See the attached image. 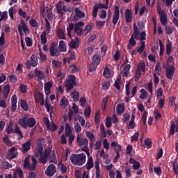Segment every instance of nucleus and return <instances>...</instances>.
<instances>
[{"label":"nucleus","mask_w":178,"mask_h":178,"mask_svg":"<svg viewBox=\"0 0 178 178\" xmlns=\"http://www.w3.org/2000/svg\"><path fill=\"white\" fill-rule=\"evenodd\" d=\"M37 121L35 120V118H30L27 115H24L23 118L19 120V124L22 127H24V129H27V127H34Z\"/></svg>","instance_id":"1"},{"label":"nucleus","mask_w":178,"mask_h":178,"mask_svg":"<svg viewBox=\"0 0 178 178\" xmlns=\"http://www.w3.org/2000/svg\"><path fill=\"white\" fill-rule=\"evenodd\" d=\"M51 155V151L49 149H41V150H36L35 152V156L38 158L39 162L40 163H43L45 165L47 162H48V158Z\"/></svg>","instance_id":"2"},{"label":"nucleus","mask_w":178,"mask_h":178,"mask_svg":"<svg viewBox=\"0 0 178 178\" xmlns=\"http://www.w3.org/2000/svg\"><path fill=\"white\" fill-rule=\"evenodd\" d=\"M86 156L84 154H74L70 156L72 165L81 166L86 163Z\"/></svg>","instance_id":"3"},{"label":"nucleus","mask_w":178,"mask_h":178,"mask_svg":"<svg viewBox=\"0 0 178 178\" xmlns=\"http://www.w3.org/2000/svg\"><path fill=\"white\" fill-rule=\"evenodd\" d=\"M133 35L135 37V40L138 41L140 40L141 42L145 41L147 40V33L145 31H142L140 33V31L138 30V27H137V24H134V32Z\"/></svg>","instance_id":"4"},{"label":"nucleus","mask_w":178,"mask_h":178,"mask_svg":"<svg viewBox=\"0 0 178 178\" xmlns=\"http://www.w3.org/2000/svg\"><path fill=\"white\" fill-rule=\"evenodd\" d=\"M9 92H10V86L6 85L3 88V99L0 100V106L5 109L6 108V100L8 97H9Z\"/></svg>","instance_id":"5"},{"label":"nucleus","mask_w":178,"mask_h":178,"mask_svg":"<svg viewBox=\"0 0 178 178\" xmlns=\"http://www.w3.org/2000/svg\"><path fill=\"white\" fill-rule=\"evenodd\" d=\"M99 63H101V57L98 54L94 55L92 59V63L89 67V72H90V73L95 72V69L98 67Z\"/></svg>","instance_id":"6"},{"label":"nucleus","mask_w":178,"mask_h":178,"mask_svg":"<svg viewBox=\"0 0 178 178\" xmlns=\"http://www.w3.org/2000/svg\"><path fill=\"white\" fill-rule=\"evenodd\" d=\"M74 86H76V77L73 75H70L68 79L65 81V86L67 88V92H69Z\"/></svg>","instance_id":"7"},{"label":"nucleus","mask_w":178,"mask_h":178,"mask_svg":"<svg viewBox=\"0 0 178 178\" xmlns=\"http://www.w3.org/2000/svg\"><path fill=\"white\" fill-rule=\"evenodd\" d=\"M119 19H120V11L119 10V6H115L114 13L112 17V23L113 26H116V24H118V22H119Z\"/></svg>","instance_id":"8"},{"label":"nucleus","mask_w":178,"mask_h":178,"mask_svg":"<svg viewBox=\"0 0 178 178\" xmlns=\"http://www.w3.org/2000/svg\"><path fill=\"white\" fill-rule=\"evenodd\" d=\"M18 31L20 35L23 34V33H24V34H29L30 32V30L26 25V22L24 19H21L20 23L18 25Z\"/></svg>","instance_id":"9"},{"label":"nucleus","mask_w":178,"mask_h":178,"mask_svg":"<svg viewBox=\"0 0 178 178\" xmlns=\"http://www.w3.org/2000/svg\"><path fill=\"white\" fill-rule=\"evenodd\" d=\"M49 52L51 56H59V55H60V51H59L58 49V44L55 43V42L51 44Z\"/></svg>","instance_id":"10"},{"label":"nucleus","mask_w":178,"mask_h":178,"mask_svg":"<svg viewBox=\"0 0 178 178\" xmlns=\"http://www.w3.org/2000/svg\"><path fill=\"white\" fill-rule=\"evenodd\" d=\"M38 64V59L37 58V56L32 55L30 58V61H26V66L27 69H30V67H35Z\"/></svg>","instance_id":"11"},{"label":"nucleus","mask_w":178,"mask_h":178,"mask_svg":"<svg viewBox=\"0 0 178 178\" xmlns=\"http://www.w3.org/2000/svg\"><path fill=\"white\" fill-rule=\"evenodd\" d=\"M56 8L58 15L61 16H63L66 12H69V8L66 6H62V1L58 2Z\"/></svg>","instance_id":"12"},{"label":"nucleus","mask_w":178,"mask_h":178,"mask_svg":"<svg viewBox=\"0 0 178 178\" xmlns=\"http://www.w3.org/2000/svg\"><path fill=\"white\" fill-rule=\"evenodd\" d=\"M126 95L127 97H130V98H133L136 95V93L137 92V86H134L131 90V93H130V83H127L126 86Z\"/></svg>","instance_id":"13"},{"label":"nucleus","mask_w":178,"mask_h":178,"mask_svg":"<svg viewBox=\"0 0 178 178\" xmlns=\"http://www.w3.org/2000/svg\"><path fill=\"white\" fill-rule=\"evenodd\" d=\"M55 173H56V167L55 166V165H49L47 170H45L46 176H48L49 177H52V176H54Z\"/></svg>","instance_id":"14"},{"label":"nucleus","mask_w":178,"mask_h":178,"mask_svg":"<svg viewBox=\"0 0 178 178\" xmlns=\"http://www.w3.org/2000/svg\"><path fill=\"white\" fill-rule=\"evenodd\" d=\"M16 149H17L16 147H13L9 149L6 156L7 159H13L17 156V152H16Z\"/></svg>","instance_id":"15"},{"label":"nucleus","mask_w":178,"mask_h":178,"mask_svg":"<svg viewBox=\"0 0 178 178\" xmlns=\"http://www.w3.org/2000/svg\"><path fill=\"white\" fill-rule=\"evenodd\" d=\"M175 74V67L169 66L165 72V76L167 79L172 80L173 79V74Z\"/></svg>","instance_id":"16"},{"label":"nucleus","mask_w":178,"mask_h":178,"mask_svg":"<svg viewBox=\"0 0 178 178\" xmlns=\"http://www.w3.org/2000/svg\"><path fill=\"white\" fill-rule=\"evenodd\" d=\"M90 148H93L95 151L101 149V147H102V140H97L95 144L94 142L90 143Z\"/></svg>","instance_id":"17"},{"label":"nucleus","mask_w":178,"mask_h":178,"mask_svg":"<svg viewBox=\"0 0 178 178\" xmlns=\"http://www.w3.org/2000/svg\"><path fill=\"white\" fill-rule=\"evenodd\" d=\"M31 147V140H27L26 143L22 144V152H24V154H26V152H29V151H30Z\"/></svg>","instance_id":"18"},{"label":"nucleus","mask_w":178,"mask_h":178,"mask_svg":"<svg viewBox=\"0 0 178 178\" xmlns=\"http://www.w3.org/2000/svg\"><path fill=\"white\" fill-rule=\"evenodd\" d=\"M44 144H45V139L44 138H39L37 142L36 151H41V149H44Z\"/></svg>","instance_id":"19"},{"label":"nucleus","mask_w":178,"mask_h":178,"mask_svg":"<svg viewBox=\"0 0 178 178\" xmlns=\"http://www.w3.org/2000/svg\"><path fill=\"white\" fill-rule=\"evenodd\" d=\"M75 15L74 16V20H80V19H83L84 17V13L83 12L79 10V8H74Z\"/></svg>","instance_id":"20"},{"label":"nucleus","mask_w":178,"mask_h":178,"mask_svg":"<svg viewBox=\"0 0 178 178\" xmlns=\"http://www.w3.org/2000/svg\"><path fill=\"white\" fill-rule=\"evenodd\" d=\"M129 163H131V165H133L132 168H133L134 170H138V169H140V168H141V165L140 164V162L136 161L133 158H131L129 159Z\"/></svg>","instance_id":"21"},{"label":"nucleus","mask_w":178,"mask_h":178,"mask_svg":"<svg viewBox=\"0 0 178 178\" xmlns=\"http://www.w3.org/2000/svg\"><path fill=\"white\" fill-rule=\"evenodd\" d=\"M11 104H12V106H11V111L12 112H15L17 108V97L16 96V95H14L12 96L11 97Z\"/></svg>","instance_id":"22"},{"label":"nucleus","mask_w":178,"mask_h":178,"mask_svg":"<svg viewBox=\"0 0 178 178\" xmlns=\"http://www.w3.org/2000/svg\"><path fill=\"white\" fill-rule=\"evenodd\" d=\"M77 143L79 147L88 145V140L87 139V138H81L79 136H78L77 137Z\"/></svg>","instance_id":"23"},{"label":"nucleus","mask_w":178,"mask_h":178,"mask_svg":"<svg viewBox=\"0 0 178 178\" xmlns=\"http://www.w3.org/2000/svg\"><path fill=\"white\" fill-rule=\"evenodd\" d=\"M159 15L160 16V22L161 24H163V26H166L168 24V15L166 13L164 12Z\"/></svg>","instance_id":"24"},{"label":"nucleus","mask_w":178,"mask_h":178,"mask_svg":"<svg viewBox=\"0 0 178 178\" xmlns=\"http://www.w3.org/2000/svg\"><path fill=\"white\" fill-rule=\"evenodd\" d=\"M52 86H54V83L51 81H49L44 84V92L46 95H49V94H51V88H52Z\"/></svg>","instance_id":"25"},{"label":"nucleus","mask_w":178,"mask_h":178,"mask_svg":"<svg viewBox=\"0 0 178 178\" xmlns=\"http://www.w3.org/2000/svg\"><path fill=\"white\" fill-rule=\"evenodd\" d=\"M56 35L59 40H65L66 38V33H65V31L60 28L58 29Z\"/></svg>","instance_id":"26"},{"label":"nucleus","mask_w":178,"mask_h":178,"mask_svg":"<svg viewBox=\"0 0 178 178\" xmlns=\"http://www.w3.org/2000/svg\"><path fill=\"white\" fill-rule=\"evenodd\" d=\"M154 74H158V76H161V74H162V66H161V63L157 62L156 63Z\"/></svg>","instance_id":"27"},{"label":"nucleus","mask_w":178,"mask_h":178,"mask_svg":"<svg viewBox=\"0 0 178 178\" xmlns=\"http://www.w3.org/2000/svg\"><path fill=\"white\" fill-rule=\"evenodd\" d=\"M130 67H131L130 64L124 65L122 70V77H127L129 76V73H130Z\"/></svg>","instance_id":"28"},{"label":"nucleus","mask_w":178,"mask_h":178,"mask_svg":"<svg viewBox=\"0 0 178 178\" xmlns=\"http://www.w3.org/2000/svg\"><path fill=\"white\" fill-rule=\"evenodd\" d=\"M126 23H130L133 20V13L130 10H127L125 12Z\"/></svg>","instance_id":"29"},{"label":"nucleus","mask_w":178,"mask_h":178,"mask_svg":"<svg viewBox=\"0 0 178 178\" xmlns=\"http://www.w3.org/2000/svg\"><path fill=\"white\" fill-rule=\"evenodd\" d=\"M67 105H69V100H67L66 97H63L60 101V108L65 109V108H67Z\"/></svg>","instance_id":"30"},{"label":"nucleus","mask_w":178,"mask_h":178,"mask_svg":"<svg viewBox=\"0 0 178 178\" xmlns=\"http://www.w3.org/2000/svg\"><path fill=\"white\" fill-rule=\"evenodd\" d=\"M70 95L73 99V101H74L75 102H77V101H79V98H80V93L76 91V90H72V92H70Z\"/></svg>","instance_id":"31"},{"label":"nucleus","mask_w":178,"mask_h":178,"mask_svg":"<svg viewBox=\"0 0 178 178\" xmlns=\"http://www.w3.org/2000/svg\"><path fill=\"white\" fill-rule=\"evenodd\" d=\"M35 76L39 80H42L45 77V74H44V72L41 70H38V69H35Z\"/></svg>","instance_id":"32"},{"label":"nucleus","mask_w":178,"mask_h":178,"mask_svg":"<svg viewBox=\"0 0 178 178\" xmlns=\"http://www.w3.org/2000/svg\"><path fill=\"white\" fill-rule=\"evenodd\" d=\"M103 74L106 79H111V77L113 76V72L111 71L108 67H106V68H104Z\"/></svg>","instance_id":"33"},{"label":"nucleus","mask_w":178,"mask_h":178,"mask_svg":"<svg viewBox=\"0 0 178 178\" xmlns=\"http://www.w3.org/2000/svg\"><path fill=\"white\" fill-rule=\"evenodd\" d=\"M58 49L59 52H66V44H65V41L60 40Z\"/></svg>","instance_id":"34"},{"label":"nucleus","mask_w":178,"mask_h":178,"mask_svg":"<svg viewBox=\"0 0 178 178\" xmlns=\"http://www.w3.org/2000/svg\"><path fill=\"white\" fill-rule=\"evenodd\" d=\"M35 99L36 102H42L41 105H44V95H42V93H37L35 95Z\"/></svg>","instance_id":"35"},{"label":"nucleus","mask_w":178,"mask_h":178,"mask_svg":"<svg viewBox=\"0 0 178 178\" xmlns=\"http://www.w3.org/2000/svg\"><path fill=\"white\" fill-rule=\"evenodd\" d=\"M92 168H94V161H92V157L90 156L88 159V161H87L86 165V168L88 170H90L92 169Z\"/></svg>","instance_id":"36"},{"label":"nucleus","mask_w":178,"mask_h":178,"mask_svg":"<svg viewBox=\"0 0 178 178\" xmlns=\"http://www.w3.org/2000/svg\"><path fill=\"white\" fill-rule=\"evenodd\" d=\"M48 34L46 31H42L40 34V41L43 45H45L47 42V35Z\"/></svg>","instance_id":"37"},{"label":"nucleus","mask_w":178,"mask_h":178,"mask_svg":"<svg viewBox=\"0 0 178 178\" xmlns=\"http://www.w3.org/2000/svg\"><path fill=\"white\" fill-rule=\"evenodd\" d=\"M136 36H134V35L132 33L131 38L129 39V44L128 45V48L129 49H130V48H131V47H134V45L137 44V42L136 41Z\"/></svg>","instance_id":"38"},{"label":"nucleus","mask_w":178,"mask_h":178,"mask_svg":"<svg viewBox=\"0 0 178 178\" xmlns=\"http://www.w3.org/2000/svg\"><path fill=\"white\" fill-rule=\"evenodd\" d=\"M17 176L21 178L24 177L23 170L20 168H17L14 172V178H17Z\"/></svg>","instance_id":"39"},{"label":"nucleus","mask_w":178,"mask_h":178,"mask_svg":"<svg viewBox=\"0 0 178 178\" xmlns=\"http://www.w3.org/2000/svg\"><path fill=\"white\" fill-rule=\"evenodd\" d=\"M30 158L26 157L24 159V169H28V170H31V165H30Z\"/></svg>","instance_id":"40"},{"label":"nucleus","mask_w":178,"mask_h":178,"mask_svg":"<svg viewBox=\"0 0 178 178\" xmlns=\"http://www.w3.org/2000/svg\"><path fill=\"white\" fill-rule=\"evenodd\" d=\"M116 112L118 115H122L124 112V104H120L117 105Z\"/></svg>","instance_id":"41"},{"label":"nucleus","mask_w":178,"mask_h":178,"mask_svg":"<svg viewBox=\"0 0 178 178\" xmlns=\"http://www.w3.org/2000/svg\"><path fill=\"white\" fill-rule=\"evenodd\" d=\"M94 52V49L91 47H88L83 50V55L85 56H90Z\"/></svg>","instance_id":"42"},{"label":"nucleus","mask_w":178,"mask_h":178,"mask_svg":"<svg viewBox=\"0 0 178 178\" xmlns=\"http://www.w3.org/2000/svg\"><path fill=\"white\" fill-rule=\"evenodd\" d=\"M139 98L140 99H145L148 98V92H147V90H145V89L140 90V95L139 96Z\"/></svg>","instance_id":"43"},{"label":"nucleus","mask_w":178,"mask_h":178,"mask_svg":"<svg viewBox=\"0 0 178 178\" xmlns=\"http://www.w3.org/2000/svg\"><path fill=\"white\" fill-rule=\"evenodd\" d=\"M172 54V42L170 40H168V43L166 44V54L169 56Z\"/></svg>","instance_id":"44"},{"label":"nucleus","mask_w":178,"mask_h":178,"mask_svg":"<svg viewBox=\"0 0 178 178\" xmlns=\"http://www.w3.org/2000/svg\"><path fill=\"white\" fill-rule=\"evenodd\" d=\"M86 137H88V138H89L90 143H94V141H95V136H94V134H92L90 131H87L86 132Z\"/></svg>","instance_id":"45"},{"label":"nucleus","mask_w":178,"mask_h":178,"mask_svg":"<svg viewBox=\"0 0 178 178\" xmlns=\"http://www.w3.org/2000/svg\"><path fill=\"white\" fill-rule=\"evenodd\" d=\"M39 48V56H40V62H45L47 60V55L42 53V51L41 50V47H38Z\"/></svg>","instance_id":"46"},{"label":"nucleus","mask_w":178,"mask_h":178,"mask_svg":"<svg viewBox=\"0 0 178 178\" xmlns=\"http://www.w3.org/2000/svg\"><path fill=\"white\" fill-rule=\"evenodd\" d=\"M12 164H9L8 161H2L1 163V168L4 170H6L7 169H10L12 168Z\"/></svg>","instance_id":"47"},{"label":"nucleus","mask_w":178,"mask_h":178,"mask_svg":"<svg viewBox=\"0 0 178 178\" xmlns=\"http://www.w3.org/2000/svg\"><path fill=\"white\" fill-rule=\"evenodd\" d=\"M50 162L52 163H58V160L56 159V154H55V152L53 151L51 152L50 156H49Z\"/></svg>","instance_id":"48"},{"label":"nucleus","mask_w":178,"mask_h":178,"mask_svg":"<svg viewBox=\"0 0 178 178\" xmlns=\"http://www.w3.org/2000/svg\"><path fill=\"white\" fill-rule=\"evenodd\" d=\"M65 136H70L72 134V129H70V124L68 123L65 124Z\"/></svg>","instance_id":"49"},{"label":"nucleus","mask_w":178,"mask_h":178,"mask_svg":"<svg viewBox=\"0 0 178 178\" xmlns=\"http://www.w3.org/2000/svg\"><path fill=\"white\" fill-rule=\"evenodd\" d=\"M74 33H76L77 35H81V34H83V28L79 26V25H74Z\"/></svg>","instance_id":"50"},{"label":"nucleus","mask_w":178,"mask_h":178,"mask_svg":"<svg viewBox=\"0 0 178 178\" xmlns=\"http://www.w3.org/2000/svg\"><path fill=\"white\" fill-rule=\"evenodd\" d=\"M49 130L54 132L56 131L58 129V126L55 124V122H52L49 126L47 127Z\"/></svg>","instance_id":"51"},{"label":"nucleus","mask_w":178,"mask_h":178,"mask_svg":"<svg viewBox=\"0 0 178 178\" xmlns=\"http://www.w3.org/2000/svg\"><path fill=\"white\" fill-rule=\"evenodd\" d=\"M69 47L70 48H72V49H76V48H79V43L77 41L72 40L69 44Z\"/></svg>","instance_id":"52"},{"label":"nucleus","mask_w":178,"mask_h":178,"mask_svg":"<svg viewBox=\"0 0 178 178\" xmlns=\"http://www.w3.org/2000/svg\"><path fill=\"white\" fill-rule=\"evenodd\" d=\"M138 137H140V132L137 131L131 137V143L138 141Z\"/></svg>","instance_id":"53"},{"label":"nucleus","mask_w":178,"mask_h":178,"mask_svg":"<svg viewBox=\"0 0 178 178\" xmlns=\"http://www.w3.org/2000/svg\"><path fill=\"white\" fill-rule=\"evenodd\" d=\"M20 105L24 111H29V106L27 105V102L26 100L21 99Z\"/></svg>","instance_id":"54"},{"label":"nucleus","mask_w":178,"mask_h":178,"mask_svg":"<svg viewBox=\"0 0 178 178\" xmlns=\"http://www.w3.org/2000/svg\"><path fill=\"white\" fill-rule=\"evenodd\" d=\"M19 91L22 94H27V86L24 85V83L19 84Z\"/></svg>","instance_id":"55"},{"label":"nucleus","mask_w":178,"mask_h":178,"mask_svg":"<svg viewBox=\"0 0 178 178\" xmlns=\"http://www.w3.org/2000/svg\"><path fill=\"white\" fill-rule=\"evenodd\" d=\"M139 72H145V63L140 62L138 64L137 70Z\"/></svg>","instance_id":"56"},{"label":"nucleus","mask_w":178,"mask_h":178,"mask_svg":"<svg viewBox=\"0 0 178 178\" xmlns=\"http://www.w3.org/2000/svg\"><path fill=\"white\" fill-rule=\"evenodd\" d=\"M84 115L86 118H90V116H91V107L90 106L86 107Z\"/></svg>","instance_id":"57"},{"label":"nucleus","mask_w":178,"mask_h":178,"mask_svg":"<svg viewBox=\"0 0 178 178\" xmlns=\"http://www.w3.org/2000/svg\"><path fill=\"white\" fill-rule=\"evenodd\" d=\"M159 47H160V52L159 55L160 56H162L163 55V53L165 52V45L162 42V40H159Z\"/></svg>","instance_id":"58"},{"label":"nucleus","mask_w":178,"mask_h":178,"mask_svg":"<svg viewBox=\"0 0 178 178\" xmlns=\"http://www.w3.org/2000/svg\"><path fill=\"white\" fill-rule=\"evenodd\" d=\"M74 29V25L73 24H70L69 26L67 28V35L70 38H72L71 31Z\"/></svg>","instance_id":"59"},{"label":"nucleus","mask_w":178,"mask_h":178,"mask_svg":"<svg viewBox=\"0 0 178 178\" xmlns=\"http://www.w3.org/2000/svg\"><path fill=\"white\" fill-rule=\"evenodd\" d=\"M93 26H94L93 24L87 25L85 27V29L83 30V34H85V35L88 34V33H90V31H91V29H92Z\"/></svg>","instance_id":"60"},{"label":"nucleus","mask_w":178,"mask_h":178,"mask_svg":"<svg viewBox=\"0 0 178 178\" xmlns=\"http://www.w3.org/2000/svg\"><path fill=\"white\" fill-rule=\"evenodd\" d=\"M44 106H45L47 112L50 113V115H51V113H52L54 107L51 105V104L48 103V102H46Z\"/></svg>","instance_id":"61"},{"label":"nucleus","mask_w":178,"mask_h":178,"mask_svg":"<svg viewBox=\"0 0 178 178\" xmlns=\"http://www.w3.org/2000/svg\"><path fill=\"white\" fill-rule=\"evenodd\" d=\"M95 165L96 169V175H99L101 173V170H99V159H97Z\"/></svg>","instance_id":"62"},{"label":"nucleus","mask_w":178,"mask_h":178,"mask_svg":"<svg viewBox=\"0 0 178 178\" xmlns=\"http://www.w3.org/2000/svg\"><path fill=\"white\" fill-rule=\"evenodd\" d=\"M172 170L176 176H178V163L175 161L172 164Z\"/></svg>","instance_id":"63"},{"label":"nucleus","mask_w":178,"mask_h":178,"mask_svg":"<svg viewBox=\"0 0 178 178\" xmlns=\"http://www.w3.org/2000/svg\"><path fill=\"white\" fill-rule=\"evenodd\" d=\"M141 77V72L139 70H136L134 78L136 81H139L140 78Z\"/></svg>","instance_id":"64"}]
</instances>
